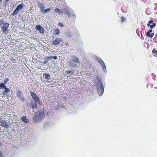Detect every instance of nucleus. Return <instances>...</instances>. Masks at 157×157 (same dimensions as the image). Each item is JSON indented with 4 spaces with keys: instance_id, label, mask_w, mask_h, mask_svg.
I'll list each match as a JSON object with an SVG mask.
<instances>
[{
    "instance_id": "obj_14",
    "label": "nucleus",
    "mask_w": 157,
    "mask_h": 157,
    "mask_svg": "<svg viewBox=\"0 0 157 157\" xmlns=\"http://www.w3.org/2000/svg\"><path fill=\"white\" fill-rule=\"evenodd\" d=\"M53 9V8L52 7H50L49 8L46 9H44L43 10H42V12L41 13L43 14H45L46 13L50 12Z\"/></svg>"
},
{
    "instance_id": "obj_26",
    "label": "nucleus",
    "mask_w": 157,
    "mask_h": 157,
    "mask_svg": "<svg viewBox=\"0 0 157 157\" xmlns=\"http://www.w3.org/2000/svg\"><path fill=\"white\" fill-rule=\"evenodd\" d=\"M95 59L99 63L100 62V61H101V59L100 58L97 56L96 57Z\"/></svg>"
},
{
    "instance_id": "obj_20",
    "label": "nucleus",
    "mask_w": 157,
    "mask_h": 157,
    "mask_svg": "<svg viewBox=\"0 0 157 157\" xmlns=\"http://www.w3.org/2000/svg\"><path fill=\"white\" fill-rule=\"evenodd\" d=\"M4 89H5V90L3 92V94L4 95H6L10 91V89L9 88H6H6H4Z\"/></svg>"
},
{
    "instance_id": "obj_4",
    "label": "nucleus",
    "mask_w": 157,
    "mask_h": 157,
    "mask_svg": "<svg viewBox=\"0 0 157 157\" xmlns=\"http://www.w3.org/2000/svg\"><path fill=\"white\" fill-rule=\"evenodd\" d=\"M25 7V4L23 3H21L19 5H18L12 14V15L14 16L17 14L19 11H21L22 10L23 8Z\"/></svg>"
},
{
    "instance_id": "obj_7",
    "label": "nucleus",
    "mask_w": 157,
    "mask_h": 157,
    "mask_svg": "<svg viewBox=\"0 0 157 157\" xmlns=\"http://www.w3.org/2000/svg\"><path fill=\"white\" fill-rule=\"evenodd\" d=\"M62 41V39L60 38H56L54 39L52 42L53 44L55 45H56L59 44V43Z\"/></svg>"
},
{
    "instance_id": "obj_27",
    "label": "nucleus",
    "mask_w": 157,
    "mask_h": 157,
    "mask_svg": "<svg viewBox=\"0 0 157 157\" xmlns=\"http://www.w3.org/2000/svg\"><path fill=\"white\" fill-rule=\"evenodd\" d=\"M58 13L60 14H62L63 13V12L62 10L59 9Z\"/></svg>"
},
{
    "instance_id": "obj_17",
    "label": "nucleus",
    "mask_w": 157,
    "mask_h": 157,
    "mask_svg": "<svg viewBox=\"0 0 157 157\" xmlns=\"http://www.w3.org/2000/svg\"><path fill=\"white\" fill-rule=\"evenodd\" d=\"M152 29H150L149 31L147 32L146 33L147 36H150L151 37H152L154 35V33H152L151 34H150V33H151L152 32Z\"/></svg>"
},
{
    "instance_id": "obj_16",
    "label": "nucleus",
    "mask_w": 157,
    "mask_h": 157,
    "mask_svg": "<svg viewBox=\"0 0 157 157\" xmlns=\"http://www.w3.org/2000/svg\"><path fill=\"white\" fill-rule=\"evenodd\" d=\"M22 121L24 122L25 123L27 124L29 122V121L28 119L25 116H23L21 118Z\"/></svg>"
},
{
    "instance_id": "obj_34",
    "label": "nucleus",
    "mask_w": 157,
    "mask_h": 157,
    "mask_svg": "<svg viewBox=\"0 0 157 157\" xmlns=\"http://www.w3.org/2000/svg\"><path fill=\"white\" fill-rule=\"evenodd\" d=\"M157 51H156L155 49H153L152 50V52L153 53H156V52Z\"/></svg>"
},
{
    "instance_id": "obj_12",
    "label": "nucleus",
    "mask_w": 157,
    "mask_h": 157,
    "mask_svg": "<svg viewBox=\"0 0 157 157\" xmlns=\"http://www.w3.org/2000/svg\"><path fill=\"white\" fill-rule=\"evenodd\" d=\"M73 61L74 62V63L76 64V65L77 66V65L78 63H80V61L77 57L75 56H73L72 57Z\"/></svg>"
},
{
    "instance_id": "obj_31",
    "label": "nucleus",
    "mask_w": 157,
    "mask_h": 157,
    "mask_svg": "<svg viewBox=\"0 0 157 157\" xmlns=\"http://www.w3.org/2000/svg\"><path fill=\"white\" fill-rule=\"evenodd\" d=\"M58 25H59L61 27H63V24L61 22H59L58 24Z\"/></svg>"
},
{
    "instance_id": "obj_9",
    "label": "nucleus",
    "mask_w": 157,
    "mask_h": 157,
    "mask_svg": "<svg viewBox=\"0 0 157 157\" xmlns=\"http://www.w3.org/2000/svg\"><path fill=\"white\" fill-rule=\"evenodd\" d=\"M30 94L36 102H38L39 101V99L35 93L33 92H31Z\"/></svg>"
},
{
    "instance_id": "obj_1",
    "label": "nucleus",
    "mask_w": 157,
    "mask_h": 157,
    "mask_svg": "<svg viewBox=\"0 0 157 157\" xmlns=\"http://www.w3.org/2000/svg\"><path fill=\"white\" fill-rule=\"evenodd\" d=\"M97 81L96 82L97 85L96 87L99 95L101 96L103 94L104 91L103 86L100 77H97Z\"/></svg>"
},
{
    "instance_id": "obj_36",
    "label": "nucleus",
    "mask_w": 157,
    "mask_h": 157,
    "mask_svg": "<svg viewBox=\"0 0 157 157\" xmlns=\"http://www.w3.org/2000/svg\"><path fill=\"white\" fill-rule=\"evenodd\" d=\"M2 3V2L0 1V5H1Z\"/></svg>"
},
{
    "instance_id": "obj_24",
    "label": "nucleus",
    "mask_w": 157,
    "mask_h": 157,
    "mask_svg": "<svg viewBox=\"0 0 157 157\" xmlns=\"http://www.w3.org/2000/svg\"><path fill=\"white\" fill-rule=\"evenodd\" d=\"M32 108H36L37 106V105L36 104L33 103H32Z\"/></svg>"
},
{
    "instance_id": "obj_15",
    "label": "nucleus",
    "mask_w": 157,
    "mask_h": 157,
    "mask_svg": "<svg viewBox=\"0 0 157 157\" xmlns=\"http://www.w3.org/2000/svg\"><path fill=\"white\" fill-rule=\"evenodd\" d=\"M99 63L101 64L102 67L103 68L104 71L105 72H106V67L104 62L101 60Z\"/></svg>"
},
{
    "instance_id": "obj_13",
    "label": "nucleus",
    "mask_w": 157,
    "mask_h": 157,
    "mask_svg": "<svg viewBox=\"0 0 157 157\" xmlns=\"http://www.w3.org/2000/svg\"><path fill=\"white\" fill-rule=\"evenodd\" d=\"M153 22V21L150 20L149 21L147 24L148 26H150V27L151 29H152L156 26V24Z\"/></svg>"
},
{
    "instance_id": "obj_28",
    "label": "nucleus",
    "mask_w": 157,
    "mask_h": 157,
    "mask_svg": "<svg viewBox=\"0 0 157 157\" xmlns=\"http://www.w3.org/2000/svg\"><path fill=\"white\" fill-rule=\"evenodd\" d=\"M66 34L67 35H68L69 36H71L72 35V33L69 32H67Z\"/></svg>"
},
{
    "instance_id": "obj_32",
    "label": "nucleus",
    "mask_w": 157,
    "mask_h": 157,
    "mask_svg": "<svg viewBox=\"0 0 157 157\" xmlns=\"http://www.w3.org/2000/svg\"><path fill=\"white\" fill-rule=\"evenodd\" d=\"M125 20V18L124 17H122V19H121V21L124 22Z\"/></svg>"
},
{
    "instance_id": "obj_37",
    "label": "nucleus",
    "mask_w": 157,
    "mask_h": 157,
    "mask_svg": "<svg viewBox=\"0 0 157 157\" xmlns=\"http://www.w3.org/2000/svg\"><path fill=\"white\" fill-rule=\"evenodd\" d=\"M2 0H0V1H1V2H2Z\"/></svg>"
},
{
    "instance_id": "obj_2",
    "label": "nucleus",
    "mask_w": 157,
    "mask_h": 157,
    "mask_svg": "<svg viewBox=\"0 0 157 157\" xmlns=\"http://www.w3.org/2000/svg\"><path fill=\"white\" fill-rule=\"evenodd\" d=\"M44 110L40 109L36 112L35 115L33 117L34 121L36 122L40 120L41 118L44 117Z\"/></svg>"
},
{
    "instance_id": "obj_10",
    "label": "nucleus",
    "mask_w": 157,
    "mask_h": 157,
    "mask_svg": "<svg viewBox=\"0 0 157 157\" xmlns=\"http://www.w3.org/2000/svg\"><path fill=\"white\" fill-rule=\"evenodd\" d=\"M38 4L39 7L40 8V11L41 12L42 10H43L45 8L44 4L42 3V2L40 1H39L38 2Z\"/></svg>"
},
{
    "instance_id": "obj_25",
    "label": "nucleus",
    "mask_w": 157,
    "mask_h": 157,
    "mask_svg": "<svg viewBox=\"0 0 157 157\" xmlns=\"http://www.w3.org/2000/svg\"><path fill=\"white\" fill-rule=\"evenodd\" d=\"M9 80V79L8 78H6L5 79V80L3 84H4V85L6 84L7 83V82Z\"/></svg>"
},
{
    "instance_id": "obj_11",
    "label": "nucleus",
    "mask_w": 157,
    "mask_h": 157,
    "mask_svg": "<svg viewBox=\"0 0 157 157\" xmlns=\"http://www.w3.org/2000/svg\"><path fill=\"white\" fill-rule=\"evenodd\" d=\"M36 28L38 30L40 33H44V29L40 25H36Z\"/></svg>"
},
{
    "instance_id": "obj_35",
    "label": "nucleus",
    "mask_w": 157,
    "mask_h": 157,
    "mask_svg": "<svg viewBox=\"0 0 157 157\" xmlns=\"http://www.w3.org/2000/svg\"><path fill=\"white\" fill-rule=\"evenodd\" d=\"M0 157H2V155L1 151H0Z\"/></svg>"
},
{
    "instance_id": "obj_23",
    "label": "nucleus",
    "mask_w": 157,
    "mask_h": 157,
    "mask_svg": "<svg viewBox=\"0 0 157 157\" xmlns=\"http://www.w3.org/2000/svg\"><path fill=\"white\" fill-rule=\"evenodd\" d=\"M6 88V86L4 84H0V89Z\"/></svg>"
},
{
    "instance_id": "obj_3",
    "label": "nucleus",
    "mask_w": 157,
    "mask_h": 157,
    "mask_svg": "<svg viewBox=\"0 0 157 157\" xmlns=\"http://www.w3.org/2000/svg\"><path fill=\"white\" fill-rule=\"evenodd\" d=\"M63 11L65 14L68 17L73 16V17H76V16L74 14V11L70 8H67L63 9Z\"/></svg>"
},
{
    "instance_id": "obj_18",
    "label": "nucleus",
    "mask_w": 157,
    "mask_h": 157,
    "mask_svg": "<svg viewBox=\"0 0 157 157\" xmlns=\"http://www.w3.org/2000/svg\"><path fill=\"white\" fill-rule=\"evenodd\" d=\"M74 62L73 61V59H72V60L68 61V63L71 67L72 66L73 67H75L76 66V64H75Z\"/></svg>"
},
{
    "instance_id": "obj_22",
    "label": "nucleus",
    "mask_w": 157,
    "mask_h": 157,
    "mask_svg": "<svg viewBox=\"0 0 157 157\" xmlns=\"http://www.w3.org/2000/svg\"><path fill=\"white\" fill-rule=\"evenodd\" d=\"M54 33L56 35H59V30L58 29H56L54 32Z\"/></svg>"
},
{
    "instance_id": "obj_30",
    "label": "nucleus",
    "mask_w": 157,
    "mask_h": 157,
    "mask_svg": "<svg viewBox=\"0 0 157 157\" xmlns=\"http://www.w3.org/2000/svg\"><path fill=\"white\" fill-rule=\"evenodd\" d=\"M52 59H53L55 60H56L57 59V57L56 56H52Z\"/></svg>"
},
{
    "instance_id": "obj_8",
    "label": "nucleus",
    "mask_w": 157,
    "mask_h": 157,
    "mask_svg": "<svg viewBox=\"0 0 157 157\" xmlns=\"http://www.w3.org/2000/svg\"><path fill=\"white\" fill-rule=\"evenodd\" d=\"M0 125L5 128H8L9 126V124H8L6 120H2L0 121Z\"/></svg>"
},
{
    "instance_id": "obj_19",
    "label": "nucleus",
    "mask_w": 157,
    "mask_h": 157,
    "mask_svg": "<svg viewBox=\"0 0 157 157\" xmlns=\"http://www.w3.org/2000/svg\"><path fill=\"white\" fill-rule=\"evenodd\" d=\"M43 75L45 79L49 80L50 78V75L48 73H44L43 74Z\"/></svg>"
},
{
    "instance_id": "obj_6",
    "label": "nucleus",
    "mask_w": 157,
    "mask_h": 157,
    "mask_svg": "<svg viewBox=\"0 0 157 157\" xmlns=\"http://www.w3.org/2000/svg\"><path fill=\"white\" fill-rule=\"evenodd\" d=\"M16 94L18 98L20 100L24 101L25 99L24 98V96L22 93L20 91H18L16 93Z\"/></svg>"
},
{
    "instance_id": "obj_29",
    "label": "nucleus",
    "mask_w": 157,
    "mask_h": 157,
    "mask_svg": "<svg viewBox=\"0 0 157 157\" xmlns=\"http://www.w3.org/2000/svg\"><path fill=\"white\" fill-rule=\"evenodd\" d=\"M47 60L49 61H50L51 60H52V56H50L47 58Z\"/></svg>"
},
{
    "instance_id": "obj_5",
    "label": "nucleus",
    "mask_w": 157,
    "mask_h": 157,
    "mask_svg": "<svg viewBox=\"0 0 157 157\" xmlns=\"http://www.w3.org/2000/svg\"><path fill=\"white\" fill-rule=\"evenodd\" d=\"M9 26V24L8 23H4L1 26L2 31L5 34H6L9 32L8 28Z\"/></svg>"
},
{
    "instance_id": "obj_33",
    "label": "nucleus",
    "mask_w": 157,
    "mask_h": 157,
    "mask_svg": "<svg viewBox=\"0 0 157 157\" xmlns=\"http://www.w3.org/2000/svg\"><path fill=\"white\" fill-rule=\"evenodd\" d=\"M59 9L58 8H56V9L55 10V11L56 12H57L58 13L59 10Z\"/></svg>"
},
{
    "instance_id": "obj_21",
    "label": "nucleus",
    "mask_w": 157,
    "mask_h": 157,
    "mask_svg": "<svg viewBox=\"0 0 157 157\" xmlns=\"http://www.w3.org/2000/svg\"><path fill=\"white\" fill-rule=\"evenodd\" d=\"M75 72V71H70L68 70H67L65 72V73L66 74H69L70 75H73Z\"/></svg>"
}]
</instances>
